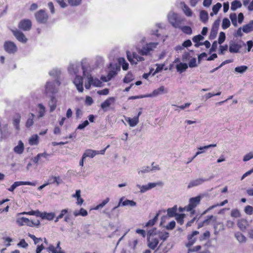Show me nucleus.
Returning <instances> with one entry per match:
<instances>
[{"mask_svg":"<svg viewBox=\"0 0 253 253\" xmlns=\"http://www.w3.org/2000/svg\"><path fill=\"white\" fill-rule=\"evenodd\" d=\"M169 22L173 27L176 28H180L183 19L178 14L170 12L168 15Z\"/></svg>","mask_w":253,"mask_h":253,"instance_id":"f257e3e1","label":"nucleus"},{"mask_svg":"<svg viewBox=\"0 0 253 253\" xmlns=\"http://www.w3.org/2000/svg\"><path fill=\"white\" fill-rule=\"evenodd\" d=\"M60 82L59 80H55L53 82H47L45 85V92L46 94L51 93L52 95L57 92V86H59Z\"/></svg>","mask_w":253,"mask_h":253,"instance_id":"f03ea898","label":"nucleus"},{"mask_svg":"<svg viewBox=\"0 0 253 253\" xmlns=\"http://www.w3.org/2000/svg\"><path fill=\"white\" fill-rule=\"evenodd\" d=\"M36 21L39 24H45L48 19V15L43 9H40L35 14Z\"/></svg>","mask_w":253,"mask_h":253,"instance_id":"7ed1b4c3","label":"nucleus"},{"mask_svg":"<svg viewBox=\"0 0 253 253\" xmlns=\"http://www.w3.org/2000/svg\"><path fill=\"white\" fill-rule=\"evenodd\" d=\"M201 199L202 196L200 195L190 198L189 200V204L187 206V211H192L191 214H194L195 211H194L193 209L200 204Z\"/></svg>","mask_w":253,"mask_h":253,"instance_id":"20e7f679","label":"nucleus"},{"mask_svg":"<svg viewBox=\"0 0 253 253\" xmlns=\"http://www.w3.org/2000/svg\"><path fill=\"white\" fill-rule=\"evenodd\" d=\"M82 70H83V76L87 80L92 78L93 77L91 74V68L86 59H84L81 62Z\"/></svg>","mask_w":253,"mask_h":253,"instance_id":"39448f33","label":"nucleus"},{"mask_svg":"<svg viewBox=\"0 0 253 253\" xmlns=\"http://www.w3.org/2000/svg\"><path fill=\"white\" fill-rule=\"evenodd\" d=\"M125 197H121L119 201V203L117 206L114 207L112 209V211H114L118 208L120 207H124L126 206H129L131 207H133L136 206V203L133 200H130L128 199H126L125 201Z\"/></svg>","mask_w":253,"mask_h":253,"instance_id":"423d86ee","label":"nucleus"},{"mask_svg":"<svg viewBox=\"0 0 253 253\" xmlns=\"http://www.w3.org/2000/svg\"><path fill=\"white\" fill-rule=\"evenodd\" d=\"M4 50L9 54H14L17 51L18 48L16 45L12 42L5 41L3 44Z\"/></svg>","mask_w":253,"mask_h":253,"instance_id":"0eeeda50","label":"nucleus"},{"mask_svg":"<svg viewBox=\"0 0 253 253\" xmlns=\"http://www.w3.org/2000/svg\"><path fill=\"white\" fill-rule=\"evenodd\" d=\"M242 45H246L244 42L241 40H240L238 42H235L233 41H231L229 42V51L231 53H238L239 52V50L242 47Z\"/></svg>","mask_w":253,"mask_h":253,"instance_id":"6e6552de","label":"nucleus"},{"mask_svg":"<svg viewBox=\"0 0 253 253\" xmlns=\"http://www.w3.org/2000/svg\"><path fill=\"white\" fill-rule=\"evenodd\" d=\"M157 43L154 42H150L147 44L145 46H143L141 48L138 49V52L141 55H148L150 52L155 48Z\"/></svg>","mask_w":253,"mask_h":253,"instance_id":"1a4fd4ad","label":"nucleus"},{"mask_svg":"<svg viewBox=\"0 0 253 253\" xmlns=\"http://www.w3.org/2000/svg\"><path fill=\"white\" fill-rule=\"evenodd\" d=\"M127 58L128 60L130 62V64H137V62L142 61L144 60V57L139 56L136 53L133 52L132 55L130 54V52L127 51L126 52Z\"/></svg>","mask_w":253,"mask_h":253,"instance_id":"9d476101","label":"nucleus"},{"mask_svg":"<svg viewBox=\"0 0 253 253\" xmlns=\"http://www.w3.org/2000/svg\"><path fill=\"white\" fill-rule=\"evenodd\" d=\"M168 91V88L162 85L158 88L154 90L151 93L146 94V96L147 97H153L159 95L167 93Z\"/></svg>","mask_w":253,"mask_h":253,"instance_id":"9b49d317","label":"nucleus"},{"mask_svg":"<svg viewBox=\"0 0 253 253\" xmlns=\"http://www.w3.org/2000/svg\"><path fill=\"white\" fill-rule=\"evenodd\" d=\"M32 27V22L30 20L24 19L20 21L18 28L25 31H29Z\"/></svg>","mask_w":253,"mask_h":253,"instance_id":"f8f14e48","label":"nucleus"},{"mask_svg":"<svg viewBox=\"0 0 253 253\" xmlns=\"http://www.w3.org/2000/svg\"><path fill=\"white\" fill-rule=\"evenodd\" d=\"M81 69H82L81 64L79 63H71L68 68L69 73L76 76L78 75Z\"/></svg>","mask_w":253,"mask_h":253,"instance_id":"ddd939ff","label":"nucleus"},{"mask_svg":"<svg viewBox=\"0 0 253 253\" xmlns=\"http://www.w3.org/2000/svg\"><path fill=\"white\" fill-rule=\"evenodd\" d=\"M11 31L12 32L13 35L19 42L24 43L27 42L28 39L26 38L24 34L21 31L17 29L11 30Z\"/></svg>","mask_w":253,"mask_h":253,"instance_id":"4468645a","label":"nucleus"},{"mask_svg":"<svg viewBox=\"0 0 253 253\" xmlns=\"http://www.w3.org/2000/svg\"><path fill=\"white\" fill-rule=\"evenodd\" d=\"M74 84L76 86L77 90L80 92H83L84 91L83 87V77L79 75H76L73 81Z\"/></svg>","mask_w":253,"mask_h":253,"instance_id":"2eb2a0df","label":"nucleus"},{"mask_svg":"<svg viewBox=\"0 0 253 253\" xmlns=\"http://www.w3.org/2000/svg\"><path fill=\"white\" fill-rule=\"evenodd\" d=\"M163 182L161 181L158 182H153V183H149L147 185H142V187H141V190H140V192L141 193H143L146 192V191L154 188L157 185H162Z\"/></svg>","mask_w":253,"mask_h":253,"instance_id":"dca6fc26","label":"nucleus"},{"mask_svg":"<svg viewBox=\"0 0 253 253\" xmlns=\"http://www.w3.org/2000/svg\"><path fill=\"white\" fill-rule=\"evenodd\" d=\"M211 179V177H210L209 179H204V178H200L196 179L195 180H191L189 183V184L187 186V188L188 189H190L193 187L199 186V185L202 184V183H203L204 182L208 181V180H210Z\"/></svg>","mask_w":253,"mask_h":253,"instance_id":"f3484780","label":"nucleus"},{"mask_svg":"<svg viewBox=\"0 0 253 253\" xmlns=\"http://www.w3.org/2000/svg\"><path fill=\"white\" fill-rule=\"evenodd\" d=\"M159 240L157 238L153 237H147V246L152 250H155L159 244Z\"/></svg>","mask_w":253,"mask_h":253,"instance_id":"a211bd4d","label":"nucleus"},{"mask_svg":"<svg viewBox=\"0 0 253 253\" xmlns=\"http://www.w3.org/2000/svg\"><path fill=\"white\" fill-rule=\"evenodd\" d=\"M115 98L113 97H109L101 104V108L104 111H108V108L110 107L111 104L114 103Z\"/></svg>","mask_w":253,"mask_h":253,"instance_id":"6ab92c4d","label":"nucleus"},{"mask_svg":"<svg viewBox=\"0 0 253 253\" xmlns=\"http://www.w3.org/2000/svg\"><path fill=\"white\" fill-rule=\"evenodd\" d=\"M16 222L19 226H22L26 224L30 227H33V220H30L26 217H22L18 218L17 219Z\"/></svg>","mask_w":253,"mask_h":253,"instance_id":"aec40b11","label":"nucleus"},{"mask_svg":"<svg viewBox=\"0 0 253 253\" xmlns=\"http://www.w3.org/2000/svg\"><path fill=\"white\" fill-rule=\"evenodd\" d=\"M36 117V116L32 113H30L28 115L27 120L25 124V126L27 128H29L34 124V119Z\"/></svg>","mask_w":253,"mask_h":253,"instance_id":"412c9836","label":"nucleus"},{"mask_svg":"<svg viewBox=\"0 0 253 253\" xmlns=\"http://www.w3.org/2000/svg\"><path fill=\"white\" fill-rule=\"evenodd\" d=\"M97 154H99V151L87 149L83 155V159H85L86 157H90L92 158Z\"/></svg>","mask_w":253,"mask_h":253,"instance_id":"4be33fe9","label":"nucleus"},{"mask_svg":"<svg viewBox=\"0 0 253 253\" xmlns=\"http://www.w3.org/2000/svg\"><path fill=\"white\" fill-rule=\"evenodd\" d=\"M114 66H116V68L117 70H120V68H118L116 64H114L112 63H110L109 64V68L113 69V70H110L108 74V77L109 78L110 80L117 74L116 71L114 70Z\"/></svg>","mask_w":253,"mask_h":253,"instance_id":"5701e85b","label":"nucleus"},{"mask_svg":"<svg viewBox=\"0 0 253 253\" xmlns=\"http://www.w3.org/2000/svg\"><path fill=\"white\" fill-rule=\"evenodd\" d=\"M242 30L245 33H249L253 31V20L250 21L248 24L244 25Z\"/></svg>","mask_w":253,"mask_h":253,"instance_id":"b1692460","label":"nucleus"},{"mask_svg":"<svg viewBox=\"0 0 253 253\" xmlns=\"http://www.w3.org/2000/svg\"><path fill=\"white\" fill-rule=\"evenodd\" d=\"M55 216V214L53 212H41L40 217L42 219H46L48 220H52Z\"/></svg>","mask_w":253,"mask_h":253,"instance_id":"393cba45","label":"nucleus"},{"mask_svg":"<svg viewBox=\"0 0 253 253\" xmlns=\"http://www.w3.org/2000/svg\"><path fill=\"white\" fill-rule=\"evenodd\" d=\"M21 120V115L20 114H16L13 119V124L15 128L17 130L19 129V124Z\"/></svg>","mask_w":253,"mask_h":253,"instance_id":"a878e982","label":"nucleus"},{"mask_svg":"<svg viewBox=\"0 0 253 253\" xmlns=\"http://www.w3.org/2000/svg\"><path fill=\"white\" fill-rule=\"evenodd\" d=\"M38 107L39 110L38 111V114L37 115V118L40 119L44 116L45 113V107L41 103L38 104Z\"/></svg>","mask_w":253,"mask_h":253,"instance_id":"bb28decb","label":"nucleus"},{"mask_svg":"<svg viewBox=\"0 0 253 253\" xmlns=\"http://www.w3.org/2000/svg\"><path fill=\"white\" fill-rule=\"evenodd\" d=\"M177 210V206H176V205L171 208H169L167 210L168 216L169 217H172L174 216H176L177 215V214H178V213H176Z\"/></svg>","mask_w":253,"mask_h":253,"instance_id":"cd10ccee","label":"nucleus"},{"mask_svg":"<svg viewBox=\"0 0 253 253\" xmlns=\"http://www.w3.org/2000/svg\"><path fill=\"white\" fill-rule=\"evenodd\" d=\"M126 120L128 122L130 126L131 127L135 126L139 122V119H138V117H134L133 118H127V119H126Z\"/></svg>","mask_w":253,"mask_h":253,"instance_id":"c85d7f7f","label":"nucleus"},{"mask_svg":"<svg viewBox=\"0 0 253 253\" xmlns=\"http://www.w3.org/2000/svg\"><path fill=\"white\" fill-rule=\"evenodd\" d=\"M177 71L181 73L188 68V65L186 63H180L176 66Z\"/></svg>","mask_w":253,"mask_h":253,"instance_id":"c756f323","label":"nucleus"},{"mask_svg":"<svg viewBox=\"0 0 253 253\" xmlns=\"http://www.w3.org/2000/svg\"><path fill=\"white\" fill-rule=\"evenodd\" d=\"M14 151L18 154H21L24 151V144L21 141H19L18 145L15 146L13 149Z\"/></svg>","mask_w":253,"mask_h":253,"instance_id":"7c9ffc66","label":"nucleus"},{"mask_svg":"<svg viewBox=\"0 0 253 253\" xmlns=\"http://www.w3.org/2000/svg\"><path fill=\"white\" fill-rule=\"evenodd\" d=\"M200 20L204 23H206L209 19L208 13L204 10H202L200 13Z\"/></svg>","mask_w":253,"mask_h":253,"instance_id":"2f4dec72","label":"nucleus"},{"mask_svg":"<svg viewBox=\"0 0 253 253\" xmlns=\"http://www.w3.org/2000/svg\"><path fill=\"white\" fill-rule=\"evenodd\" d=\"M238 226L242 231H245L248 225V221L245 219L239 220L237 223Z\"/></svg>","mask_w":253,"mask_h":253,"instance_id":"473e14b6","label":"nucleus"},{"mask_svg":"<svg viewBox=\"0 0 253 253\" xmlns=\"http://www.w3.org/2000/svg\"><path fill=\"white\" fill-rule=\"evenodd\" d=\"M49 74L50 76L55 78V80H59L60 75L61 74V71L58 69H53L49 72Z\"/></svg>","mask_w":253,"mask_h":253,"instance_id":"72a5a7b5","label":"nucleus"},{"mask_svg":"<svg viewBox=\"0 0 253 253\" xmlns=\"http://www.w3.org/2000/svg\"><path fill=\"white\" fill-rule=\"evenodd\" d=\"M214 234H217L219 231L224 230V225L223 223L217 222L214 225Z\"/></svg>","mask_w":253,"mask_h":253,"instance_id":"f704fd0d","label":"nucleus"},{"mask_svg":"<svg viewBox=\"0 0 253 253\" xmlns=\"http://www.w3.org/2000/svg\"><path fill=\"white\" fill-rule=\"evenodd\" d=\"M118 62L120 65L122 66V68L124 70H127L128 68V63L126 61L125 59L123 57H120L118 59Z\"/></svg>","mask_w":253,"mask_h":253,"instance_id":"c9c22d12","label":"nucleus"},{"mask_svg":"<svg viewBox=\"0 0 253 253\" xmlns=\"http://www.w3.org/2000/svg\"><path fill=\"white\" fill-rule=\"evenodd\" d=\"M242 6V3L238 0H234L231 2V9L233 11L236 10L237 8Z\"/></svg>","mask_w":253,"mask_h":253,"instance_id":"e433bc0d","label":"nucleus"},{"mask_svg":"<svg viewBox=\"0 0 253 253\" xmlns=\"http://www.w3.org/2000/svg\"><path fill=\"white\" fill-rule=\"evenodd\" d=\"M161 211H159V212L156 214V215L155 216V217L151 220H149L146 224L145 226L149 227V226H152L154 225L155 223L157 222L158 220V218L159 215L160 214Z\"/></svg>","mask_w":253,"mask_h":253,"instance_id":"4c0bfd02","label":"nucleus"},{"mask_svg":"<svg viewBox=\"0 0 253 253\" xmlns=\"http://www.w3.org/2000/svg\"><path fill=\"white\" fill-rule=\"evenodd\" d=\"M73 214L75 216H78L79 215L85 216L87 215L88 212L86 210L83 208H81L80 211H75L73 212Z\"/></svg>","mask_w":253,"mask_h":253,"instance_id":"58836bf2","label":"nucleus"},{"mask_svg":"<svg viewBox=\"0 0 253 253\" xmlns=\"http://www.w3.org/2000/svg\"><path fill=\"white\" fill-rule=\"evenodd\" d=\"M39 136L37 134L34 135L32 136L29 140V142L31 145H37L39 143Z\"/></svg>","mask_w":253,"mask_h":253,"instance_id":"ea45409f","label":"nucleus"},{"mask_svg":"<svg viewBox=\"0 0 253 253\" xmlns=\"http://www.w3.org/2000/svg\"><path fill=\"white\" fill-rule=\"evenodd\" d=\"M248 69V67L245 65L238 66L235 68V72L240 74H243L247 71Z\"/></svg>","mask_w":253,"mask_h":253,"instance_id":"a19ab883","label":"nucleus"},{"mask_svg":"<svg viewBox=\"0 0 253 253\" xmlns=\"http://www.w3.org/2000/svg\"><path fill=\"white\" fill-rule=\"evenodd\" d=\"M134 79L133 76L131 72H129L125 77L123 82L125 83H129Z\"/></svg>","mask_w":253,"mask_h":253,"instance_id":"79ce46f5","label":"nucleus"},{"mask_svg":"<svg viewBox=\"0 0 253 253\" xmlns=\"http://www.w3.org/2000/svg\"><path fill=\"white\" fill-rule=\"evenodd\" d=\"M182 4H183V10L185 14L189 17L191 16L192 15V12L191 10L184 2L182 3Z\"/></svg>","mask_w":253,"mask_h":253,"instance_id":"37998d69","label":"nucleus"},{"mask_svg":"<svg viewBox=\"0 0 253 253\" xmlns=\"http://www.w3.org/2000/svg\"><path fill=\"white\" fill-rule=\"evenodd\" d=\"M151 170V168L149 166H144L141 168L140 169H138V173L139 174H144L145 173L149 172Z\"/></svg>","mask_w":253,"mask_h":253,"instance_id":"c03bdc74","label":"nucleus"},{"mask_svg":"<svg viewBox=\"0 0 253 253\" xmlns=\"http://www.w3.org/2000/svg\"><path fill=\"white\" fill-rule=\"evenodd\" d=\"M235 236L237 240L240 243L245 242L246 238L241 233L238 232L235 233Z\"/></svg>","mask_w":253,"mask_h":253,"instance_id":"a18cd8bd","label":"nucleus"},{"mask_svg":"<svg viewBox=\"0 0 253 253\" xmlns=\"http://www.w3.org/2000/svg\"><path fill=\"white\" fill-rule=\"evenodd\" d=\"M185 214L184 213H178L175 216V219L177 222L180 225H182L184 223V217H185Z\"/></svg>","mask_w":253,"mask_h":253,"instance_id":"49530a36","label":"nucleus"},{"mask_svg":"<svg viewBox=\"0 0 253 253\" xmlns=\"http://www.w3.org/2000/svg\"><path fill=\"white\" fill-rule=\"evenodd\" d=\"M228 203V200L226 199V200H225L224 201H223V202H222L221 203H220V204H217L216 205H213V206H211V207H210L204 213H206L211 210H212L213 209L215 208V207H217V206H224L225 204H227Z\"/></svg>","mask_w":253,"mask_h":253,"instance_id":"de8ad7c7","label":"nucleus"},{"mask_svg":"<svg viewBox=\"0 0 253 253\" xmlns=\"http://www.w3.org/2000/svg\"><path fill=\"white\" fill-rule=\"evenodd\" d=\"M158 234L159 235V238L163 241H166L169 237V233L167 232H159Z\"/></svg>","mask_w":253,"mask_h":253,"instance_id":"09e8293b","label":"nucleus"},{"mask_svg":"<svg viewBox=\"0 0 253 253\" xmlns=\"http://www.w3.org/2000/svg\"><path fill=\"white\" fill-rule=\"evenodd\" d=\"M180 28L181 29L182 31L185 34H186L188 35H191L192 33V30L191 28L189 26H184L183 27L180 26Z\"/></svg>","mask_w":253,"mask_h":253,"instance_id":"8fccbe9b","label":"nucleus"},{"mask_svg":"<svg viewBox=\"0 0 253 253\" xmlns=\"http://www.w3.org/2000/svg\"><path fill=\"white\" fill-rule=\"evenodd\" d=\"M230 26V22L227 18H224L222 21V28L223 30L226 29Z\"/></svg>","mask_w":253,"mask_h":253,"instance_id":"3c124183","label":"nucleus"},{"mask_svg":"<svg viewBox=\"0 0 253 253\" xmlns=\"http://www.w3.org/2000/svg\"><path fill=\"white\" fill-rule=\"evenodd\" d=\"M21 185H23L22 181H16L8 189V190L13 192L16 187Z\"/></svg>","mask_w":253,"mask_h":253,"instance_id":"603ef678","label":"nucleus"},{"mask_svg":"<svg viewBox=\"0 0 253 253\" xmlns=\"http://www.w3.org/2000/svg\"><path fill=\"white\" fill-rule=\"evenodd\" d=\"M229 17L232 21V24L235 26H237V15L235 13H232L230 14Z\"/></svg>","mask_w":253,"mask_h":253,"instance_id":"864d4df0","label":"nucleus"},{"mask_svg":"<svg viewBox=\"0 0 253 253\" xmlns=\"http://www.w3.org/2000/svg\"><path fill=\"white\" fill-rule=\"evenodd\" d=\"M109 201L110 198L108 197L106 198L100 204H99L96 207L95 210H99V209L103 208L109 202Z\"/></svg>","mask_w":253,"mask_h":253,"instance_id":"5fc2aeb1","label":"nucleus"},{"mask_svg":"<svg viewBox=\"0 0 253 253\" xmlns=\"http://www.w3.org/2000/svg\"><path fill=\"white\" fill-rule=\"evenodd\" d=\"M92 81L91 82L92 85L94 86L99 87V86H101L102 84V82L97 78L94 79L92 77Z\"/></svg>","mask_w":253,"mask_h":253,"instance_id":"6e6d98bb","label":"nucleus"},{"mask_svg":"<svg viewBox=\"0 0 253 253\" xmlns=\"http://www.w3.org/2000/svg\"><path fill=\"white\" fill-rule=\"evenodd\" d=\"M222 5L220 3L217 2L212 6V11L214 14H216L221 8Z\"/></svg>","mask_w":253,"mask_h":253,"instance_id":"4d7b16f0","label":"nucleus"},{"mask_svg":"<svg viewBox=\"0 0 253 253\" xmlns=\"http://www.w3.org/2000/svg\"><path fill=\"white\" fill-rule=\"evenodd\" d=\"M218 30L211 28L210 35L209 36V39L211 40L214 39L217 34Z\"/></svg>","mask_w":253,"mask_h":253,"instance_id":"13d9d810","label":"nucleus"},{"mask_svg":"<svg viewBox=\"0 0 253 253\" xmlns=\"http://www.w3.org/2000/svg\"><path fill=\"white\" fill-rule=\"evenodd\" d=\"M225 38H226L225 34L223 32H221L219 33V37H218V43L220 44L224 42Z\"/></svg>","mask_w":253,"mask_h":253,"instance_id":"bf43d9fd","label":"nucleus"},{"mask_svg":"<svg viewBox=\"0 0 253 253\" xmlns=\"http://www.w3.org/2000/svg\"><path fill=\"white\" fill-rule=\"evenodd\" d=\"M46 249L49 253H58L57 250L52 244L49 245L48 247H47Z\"/></svg>","mask_w":253,"mask_h":253,"instance_id":"052dcab7","label":"nucleus"},{"mask_svg":"<svg viewBox=\"0 0 253 253\" xmlns=\"http://www.w3.org/2000/svg\"><path fill=\"white\" fill-rule=\"evenodd\" d=\"M89 125V122L87 120L84 121L82 124H80L77 128H76V130L77 129H80L82 130L84 129L86 126H87Z\"/></svg>","mask_w":253,"mask_h":253,"instance_id":"680f3d73","label":"nucleus"},{"mask_svg":"<svg viewBox=\"0 0 253 253\" xmlns=\"http://www.w3.org/2000/svg\"><path fill=\"white\" fill-rule=\"evenodd\" d=\"M245 213L248 215H252L253 213V207L251 206H247L244 210Z\"/></svg>","mask_w":253,"mask_h":253,"instance_id":"e2e57ef3","label":"nucleus"},{"mask_svg":"<svg viewBox=\"0 0 253 253\" xmlns=\"http://www.w3.org/2000/svg\"><path fill=\"white\" fill-rule=\"evenodd\" d=\"M17 246L26 249L28 247V244L26 242L24 239H21L17 244Z\"/></svg>","mask_w":253,"mask_h":253,"instance_id":"0e129e2a","label":"nucleus"},{"mask_svg":"<svg viewBox=\"0 0 253 253\" xmlns=\"http://www.w3.org/2000/svg\"><path fill=\"white\" fill-rule=\"evenodd\" d=\"M204 37L201 35H198L193 37L192 41L194 42H200L201 41H203Z\"/></svg>","mask_w":253,"mask_h":253,"instance_id":"69168bd1","label":"nucleus"},{"mask_svg":"<svg viewBox=\"0 0 253 253\" xmlns=\"http://www.w3.org/2000/svg\"><path fill=\"white\" fill-rule=\"evenodd\" d=\"M231 216L234 217H239L241 216L239 211L237 209L232 210L231 212Z\"/></svg>","mask_w":253,"mask_h":253,"instance_id":"338daca9","label":"nucleus"},{"mask_svg":"<svg viewBox=\"0 0 253 253\" xmlns=\"http://www.w3.org/2000/svg\"><path fill=\"white\" fill-rule=\"evenodd\" d=\"M252 158H253V153L250 152L244 156L243 160L244 162H247L250 160Z\"/></svg>","mask_w":253,"mask_h":253,"instance_id":"774afa93","label":"nucleus"}]
</instances>
